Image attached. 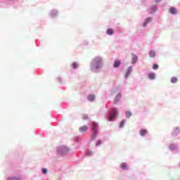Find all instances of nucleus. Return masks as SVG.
Returning a JSON list of instances; mask_svg holds the SVG:
<instances>
[{
	"label": "nucleus",
	"mask_w": 180,
	"mask_h": 180,
	"mask_svg": "<svg viewBox=\"0 0 180 180\" xmlns=\"http://www.w3.org/2000/svg\"><path fill=\"white\" fill-rule=\"evenodd\" d=\"M158 4H155L150 6V13H155L158 11Z\"/></svg>",
	"instance_id": "obj_15"
},
{
	"label": "nucleus",
	"mask_w": 180,
	"mask_h": 180,
	"mask_svg": "<svg viewBox=\"0 0 180 180\" xmlns=\"http://www.w3.org/2000/svg\"><path fill=\"white\" fill-rule=\"evenodd\" d=\"M148 79H150V81H154L155 79V73L154 72H150L148 74Z\"/></svg>",
	"instance_id": "obj_20"
},
{
	"label": "nucleus",
	"mask_w": 180,
	"mask_h": 180,
	"mask_svg": "<svg viewBox=\"0 0 180 180\" xmlns=\"http://www.w3.org/2000/svg\"><path fill=\"white\" fill-rule=\"evenodd\" d=\"M148 131L146 129H141L139 131V134L141 137H145V136H146V134H148Z\"/></svg>",
	"instance_id": "obj_17"
},
{
	"label": "nucleus",
	"mask_w": 180,
	"mask_h": 180,
	"mask_svg": "<svg viewBox=\"0 0 180 180\" xmlns=\"http://www.w3.org/2000/svg\"><path fill=\"white\" fill-rule=\"evenodd\" d=\"M122 99V93H118L115 98H114V105H117L120 100Z\"/></svg>",
	"instance_id": "obj_8"
},
{
	"label": "nucleus",
	"mask_w": 180,
	"mask_h": 180,
	"mask_svg": "<svg viewBox=\"0 0 180 180\" xmlns=\"http://www.w3.org/2000/svg\"><path fill=\"white\" fill-rule=\"evenodd\" d=\"M86 155H88L89 157H92L94 155V152L91 151V150L87 149L86 150Z\"/></svg>",
	"instance_id": "obj_24"
},
{
	"label": "nucleus",
	"mask_w": 180,
	"mask_h": 180,
	"mask_svg": "<svg viewBox=\"0 0 180 180\" xmlns=\"http://www.w3.org/2000/svg\"><path fill=\"white\" fill-rule=\"evenodd\" d=\"M87 119H88V115H84L83 116V120H86Z\"/></svg>",
	"instance_id": "obj_34"
},
{
	"label": "nucleus",
	"mask_w": 180,
	"mask_h": 180,
	"mask_svg": "<svg viewBox=\"0 0 180 180\" xmlns=\"http://www.w3.org/2000/svg\"><path fill=\"white\" fill-rule=\"evenodd\" d=\"M70 67L72 70H78L79 68V63L78 62H73L71 63Z\"/></svg>",
	"instance_id": "obj_12"
},
{
	"label": "nucleus",
	"mask_w": 180,
	"mask_h": 180,
	"mask_svg": "<svg viewBox=\"0 0 180 180\" xmlns=\"http://www.w3.org/2000/svg\"><path fill=\"white\" fill-rule=\"evenodd\" d=\"M124 124H126V120H122L120 122V128L122 129V127H124Z\"/></svg>",
	"instance_id": "obj_25"
},
{
	"label": "nucleus",
	"mask_w": 180,
	"mask_h": 180,
	"mask_svg": "<svg viewBox=\"0 0 180 180\" xmlns=\"http://www.w3.org/2000/svg\"><path fill=\"white\" fill-rule=\"evenodd\" d=\"M87 101L89 102H95V100L96 99V96L95 94H89L86 98Z\"/></svg>",
	"instance_id": "obj_10"
},
{
	"label": "nucleus",
	"mask_w": 180,
	"mask_h": 180,
	"mask_svg": "<svg viewBox=\"0 0 180 180\" xmlns=\"http://www.w3.org/2000/svg\"><path fill=\"white\" fill-rule=\"evenodd\" d=\"M79 130L80 133H84V131H86V130H88V126L84 125L83 127H80Z\"/></svg>",
	"instance_id": "obj_21"
},
{
	"label": "nucleus",
	"mask_w": 180,
	"mask_h": 180,
	"mask_svg": "<svg viewBox=\"0 0 180 180\" xmlns=\"http://www.w3.org/2000/svg\"><path fill=\"white\" fill-rule=\"evenodd\" d=\"M177 146L176 143H170L169 144L168 148L170 150V151H175L177 148Z\"/></svg>",
	"instance_id": "obj_19"
},
{
	"label": "nucleus",
	"mask_w": 180,
	"mask_h": 180,
	"mask_svg": "<svg viewBox=\"0 0 180 180\" xmlns=\"http://www.w3.org/2000/svg\"><path fill=\"white\" fill-rule=\"evenodd\" d=\"M90 70L94 74H99L103 68V58L96 56L94 58L89 64Z\"/></svg>",
	"instance_id": "obj_1"
},
{
	"label": "nucleus",
	"mask_w": 180,
	"mask_h": 180,
	"mask_svg": "<svg viewBox=\"0 0 180 180\" xmlns=\"http://www.w3.org/2000/svg\"><path fill=\"white\" fill-rule=\"evenodd\" d=\"M7 180H20V177H16V176L8 177Z\"/></svg>",
	"instance_id": "obj_27"
},
{
	"label": "nucleus",
	"mask_w": 180,
	"mask_h": 180,
	"mask_svg": "<svg viewBox=\"0 0 180 180\" xmlns=\"http://www.w3.org/2000/svg\"><path fill=\"white\" fill-rule=\"evenodd\" d=\"M91 126V141H95L96 140V137H98V134L99 133V124L96 122H92L90 123Z\"/></svg>",
	"instance_id": "obj_3"
},
{
	"label": "nucleus",
	"mask_w": 180,
	"mask_h": 180,
	"mask_svg": "<svg viewBox=\"0 0 180 180\" xmlns=\"http://www.w3.org/2000/svg\"><path fill=\"white\" fill-rule=\"evenodd\" d=\"M57 152L59 155H66L68 153V148L64 146H59L58 147Z\"/></svg>",
	"instance_id": "obj_4"
},
{
	"label": "nucleus",
	"mask_w": 180,
	"mask_h": 180,
	"mask_svg": "<svg viewBox=\"0 0 180 180\" xmlns=\"http://www.w3.org/2000/svg\"><path fill=\"white\" fill-rule=\"evenodd\" d=\"M47 172H49V170H47L46 168L41 169V174H43L44 175H46Z\"/></svg>",
	"instance_id": "obj_29"
},
{
	"label": "nucleus",
	"mask_w": 180,
	"mask_h": 180,
	"mask_svg": "<svg viewBox=\"0 0 180 180\" xmlns=\"http://www.w3.org/2000/svg\"><path fill=\"white\" fill-rule=\"evenodd\" d=\"M49 17L50 19H57L58 18V11L52 9L49 12Z\"/></svg>",
	"instance_id": "obj_5"
},
{
	"label": "nucleus",
	"mask_w": 180,
	"mask_h": 180,
	"mask_svg": "<svg viewBox=\"0 0 180 180\" xmlns=\"http://www.w3.org/2000/svg\"><path fill=\"white\" fill-rule=\"evenodd\" d=\"M179 134H180L179 126L174 127L171 132L172 137H178Z\"/></svg>",
	"instance_id": "obj_6"
},
{
	"label": "nucleus",
	"mask_w": 180,
	"mask_h": 180,
	"mask_svg": "<svg viewBox=\"0 0 180 180\" xmlns=\"http://www.w3.org/2000/svg\"><path fill=\"white\" fill-rule=\"evenodd\" d=\"M159 65L157 63L153 64V70H158L159 68Z\"/></svg>",
	"instance_id": "obj_31"
},
{
	"label": "nucleus",
	"mask_w": 180,
	"mask_h": 180,
	"mask_svg": "<svg viewBox=\"0 0 180 180\" xmlns=\"http://www.w3.org/2000/svg\"><path fill=\"white\" fill-rule=\"evenodd\" d=\"M108 122H115L119 117V109L117 108H110L108 110V114L105 115Z\"/></svg>",
	"instance_id": "obj_2"
},
{
	"label": "nucleus",
	"mask_w": 180,
	"mask_h": 180,
	"mask_svg": "<svg viewBox=\"0 0 180 180\" xmlns=\"http://www.w3.org/2000/svg\"><path fill=\"white\" fill-rule=\"evenodd\" d=\"M120 168L122 169V171H129V165L126 162L120 164Z\"/></svg>",
	"instance_id": "obj_7"
},
{
	"label": "nucleus",
	"mask_w": 180,
	"mask_h": 180,
	"mask_svg": "<svg viewBox=\"0 0 180 180\" xmlns=\"http://www.w3.org/2000/svg\"><path fill=\"white\" fill-rule=\"evenodd\" d=\"M153 20V18L152 17H148L145 19V21L143 23V27H146L147 26V25L148 23H150V22H151Z\"/></svg>",
	"instance_id": "obj_13"
},
{
	"label": "nucleus",
	"mask_w": 180,
	"mask_h": 180,
	"mask_svg": "<svg viewBox=\"0 0 180 180\" xmlns=\"http://www.w3.org/2000/svg\"><path fill=\"white\" fill-rule=\"evenodd\" d=\"M101 144H102V140L98 139V140L96 142V147H99V146H101Z\"/></svg>",
	"instance_id": "obj_30"
},
{
	"label": "nucleus",
	"mask_w": 180,
	"mask_h": 180,
	"mask_svg": "<svg viewBox=\"0 0 180 180\" xmlns=\"http://www.w3.org/2000/svg\"><path fill=\"white\" fill-rule=\"evenodd\" d=\"M81 139H82V138L79 136H75L74 138V141L75 143H79V141H81Z\"/></svg>",
	"instance_id": "obj_26"
},
{
	"label": "nucleus",
	"mask_w": 180,
	"mask_h": 180,
	"mask_svg": "<svg viewBox=\"0 0 180 180\" xmlns=\"http://www.w3.org/2000/svg\"><path fill=\"white\" fill-rule=\"evenodd\" d=\"M169 13H171V15H176L178 13V11L175 7H170L169 9Z\"/></svg>",
	"instance_id": "obj_16"
},
{
	"label": "nucleus",
	"mask_w": 180,
	"mask_h": 180,
	"mask_svg": "<svg viewBox=\"0 0 180 180\" xmlns=\"http://www.w3.org/2000/svg\"><path fill=\"white\" fill-rule=\"evenodd\" d=\"M131 57H132L131 64L134 65L139 60V56H137V55H136L134 53H131Z\"/></svg>",
	"instance_id": "obj_11"
},
{
	"label": "nucleus",
	"mask_w": 180,
	"mask_h": 180,
	"mask_svg": "<svg viewBox=\"0 0 180 180\" xmlns=\"http://www.w3.org/2000/svg\"><path fill=\"white\" fill-rule=\"evenodd\" d=\"M57 80L59 82V84H63V79L61 77H57Z\"/></svg>",
	"instance_id": "obj_32"
},
{
	"label": "nucleus",
	"mask_w": 180,
	"mask_h": 180,
	"mask_svg": "<svg viewBox=\"0 0 180 180\" xmlns=\"http://www.w3.org/2000/svg\"><path fill=\"white\" fill-rule=\"evenodd\" d=\"M131 115H132L131 112H130V111H126L125 112V116L127 118L131 117Z\"/></svg>",
	"instance_id": "obj_28"
},
{
	"label": "nucleus",
	"mask_w": 180,
	"mask_h": 180,
	"mask_svg": "<svg viewBox=\"0 0 180 180\" xmlns=\"http://www.w3.org/2000/svg\"><path fill=\"white\" fill-rule=\"evenodd\" d=\"M161 1H162V0H155V2L156 4H158V3L161 2Z\"/></svg>",
	"instance_id": "obj_35"
},
{
	"label": "nucleus",
	"mask_w": 180,
	"mask_h": 180,
	"mask_svg": "<svg viewBox=\"0 0 180 180\" xmlns=\"http://www.w3.org/2000/svg\"><path fill=\"white\" fill-rule=\"evenodd\" d=\"M155 56H157V53H155V51L150 50L149 51V57H150V58H154V57H155Z\"/></svg>",
	"instance_id": "obj_22"
},
{
	"label": "nucleus",
	"mask_w": 180,
	"mask_h": 180,
	"mask_svg": "<svg viewBox=\"0 0 180 180\" xmlns=\"http://www.w3.org/2000/svg\"><path fill=\"white\" fill-rule=\"evenodd\" d=\"M132 72H133V66H129L127 69V72H126V74H125V76H124L126 79H127V78H129V76L131 74Z\"/></svg>",
	"instance_id": "obj_9"
},
{
	"label": "nucleus",
	"mask_w": 180,
	"mask_h": 180,
	"mask_svg": "<svg viewBox=\"0 0 180 180\" xmlns=\"http://www.w3.org/2000/svg\"><path fill=\"white\" fill-rule=\"evenodd\" d=\"M83 44H84V46H88V44H89V41H83Z\"/></svg>",
	"instance_id": "obj_33"
},
{
	"label": "nucleus",
	"mask_w": 180,
	"mask_h": 180,
	"mask_svg": "<svg viewBox=\"0 0 180 180\" xmlns=\"http://www.w3.org/2000/svg\"><path fill=\"white\" fill-rule=\"evenodd\" d=\"M178 165H179V168H180V162H179Z\"/></svg>",
	"instance_id": "obj_36"
},
{
	"label": "nucleus",
	"mask_w": 180,
	"mask_h": 180,
	"mask_svg": "<svg viewBox=\"0 0 180 180\" xmlns=\"http://www.w3.org/2000/svg\"><path fill=\"white\" fill-rule=\"evenodd\" d=\"M105 33L108 36H113L115 34V30L113 28H108Z\"/></svg>",
	"instance_id": "obj_14"
},
{
	"label": "nucleus",
	"mask_w": 180,
	"mask_h": 180,
	"mask_svg": "<svg viewBox=\"0 0 180 180\" xmlns=\"http://www.w3.org/2000/svg\"><path fill=\"white\" fill-rule=\"evenodd\" d=\"M122 65V61L119 60H115L113 63V68H119Z\"/></svg>",
	"instance_id": "obj_18"
},
{
	"label": "nucleus",
	"mask_w": 180,
	"mask_h": 180,
	"mask_svg": "<svg viewBox=\"0 0 180 180\" xmlns=\"http://www.w3.org/2000/svg\"><path fill=\"white\" fill-rule=\"evenodd\" d=\"M170 82L172 84H176L178 82V78L177 77H171L170 79Z\"/></svg>",
	"instance_id": "obj_23"
}]
</instances>
